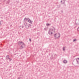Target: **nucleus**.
<instances>
[{"label": "nucleus", "mask_w": 79, "mask_h": 79, "mask_svg": "<svg viewBox=\"0 0 79 79\" xmlns=\"http://www.w3.org/2000/svg\"><path fill=\"white\" fill-rule=\"evenodd\" d=\"M4 0L5 1H6V0Z\"/></svg>", "instance_id": "nucleus-25"}, {"label": "nucleus", "mask_w": 79, "mask_h": 79, "mask_svg": "<svg viewBox=\"0 0 79 79\" xmlns=\"http://www.w3.org/2000/svg\"><path fill=\"white\" fill-rule=\"evenodd\" d=\"M75 41H77L76 39H74L73 40V42H75Z\"/></svg>", "instance_id": "nucleus-10"}, {"label": "nucleus", "mask_w": 79, "mask_h": 79, "mask_svg": "<svg viewBox=\"0 0 79 79\" xmlns=\"http://www.w3.org/2000/svg\"><path fill=\"white\" fill-rule=\"evenodd\" d=\"M44 29L45 31H47V28H44Z\"/></svg>", "instance_id": "nucleus-11"}, {"label": "nucleus", "mask_w": 79, "mask_h": 79, "mask_svg": "<svg viewBox=\"0 0 79 79\" xmlns=\"http://www.w3.org/2000/svg\"><path fill=\"white\" fill-rule=\"evenodd\" d=\"M24 25L25 26V27L26 29H28L29 28V26L27 25V23H24Z\"/></svg>", "instance_id": "nucleus-6"}, {"label": "nucleus", "mask_w": 79, "mask_h": 79, "mask_svg": "<svg viewBox=\"0 0 79 79\" xmlns=\"http://www.w3.org/2000/svg\"><path fill=\"white\" fill-rule=\"evenodd\" d=\"M21 79V78L20 77H19L18 78V79Z\"/></svg>", "instance_id": "nucleus-17"}, {"label": "nucleus", "mask_w": 79, "mask_h": 79, "mask_svg": "<svg viewBox=\"0 0 79 79\" xmlns=\"http://www.w3.org/2000/svg\"><path fill=\"white\" fill-rule=\"evenodd\" d=\"M54 30V31H55V27H52V28H51L50 30L48 32L49 34H50V35H51V34H53V33L52 32H51V31H53V29Z\"/></svg>", "instance_id": "nucleus-2"}, {"label": "nucleus", "mask_w": 79, "mask_h": 79, "mask_svg": "<svg viewBox=\"0 0 79 79\" xmlns=\"http://www.w3.org/2000/svg\"><path fill=\"white\" fill-rule=\"evenodd\" d=\"M15 50H13V52H15Z\"/></svg>", "instance_id": "nucleus-20"}, {"label": "nucleus", "mask_w": 79, "mask_h": 79, "mask_svg": "<svg viewBox=\"0 0 79 79\" xmlns=\"http://www.w3.org/2000/svg\"><path fill=\"white\" fill-rule=\"evenodd\" d=\"M14 55H16V54H14Z\"/></svg>", "instance_id": "nucleus-26"}, {"label": "nucleus", "mask_w": 79, "mask_h": 79, "mask_svg": "<svg viewBox=\"0 0 79 79\" xmlns=\"http://www.w3.org/2000/svg\"><path fill=\"white\" fill-rule=\"evenodd\" d=\"M29 40L30 41V42H31V39H29Z\"/></svg>", "instance_id": "nucleus-18"}, {"label": "nucleus", "mask_w": 79, "mask_h": 79, "mask_svg": "<svg viewBox=\"0 0 79 79\" xmlns=\"http://www.w3.org/2000/svg\"><path fill=\"white\" fill-rule=\"evenodd\" d=\"M54 56H56V54H55V55H54Z\"/></svg>", "instance_id": "nucleus-21"}, {"label": "nucleus", "mask_w": 79, "mask_h": 79, "mask_svg": "<svg viewBox=\"0 0 79 79\" xmlns=\"http://www.w3.org/2000/svg\"><path fill=\"white\" fill-rule=\"evenodd\" d=\"M76 24H79V21H78V23H77V22H76Z\"/></svg>", "instance_id": "nucleus-13"}, {"label": "nucleus", "mask_w": 79, "mask_h": 79, "mask_svg": "<svg viewBox=\"0 0 79 79\" xmlns=\"http://www.w3.org/2000/svg\"><path fill=\"white\" fill-rule=\"evenodd\" d=\"M15 51V52H16V51Z\"/></svg>", "instance_id": "nucleus-28"}, {"label": "nucleus", "mask_w": 79, "mask_h": 79, "mask_svg": "<svg viewBox=\"0 0 79 79\" xmlns=\"http://www.w3.org/2000/svg\"><path fill=\"white\" fill-rule=\"evenodd\" d=\"M1 23H2V21H0V26L1 25Z\"/></svg>", "instance_id": "nucleus-15"}, {"label": "nucleus", "mask_w": 79, "mask_h": 79, "mask_svg": "<svg viewBox=\"0 0 79 79\" xmlns=\"http://www.w3.org/2000/svg\"><path fill=\"white\" fill-rule=\"evenodd\" d=\"M8 2H10V1H8Z\"/></svg>", "instance_id": "nucleus-27"}, {"label": "nucleus", "mask_w": 79, "mask_h": 79, "mask_svg": "<svg viewBox=\"0 0 79 79\" xmlns=\"http://www.w3.org/2000/svg\"><path fill=\"white\" fill-rule=\"evenodd\" d=\"M27 21L29 22L31 24H32L33 21H32L30 19H27Z\"/></svg>", "instance_id": "nucleus-5"}, {"label": "nucleus", "mask_w": 79, "mask_h": 79, "mask_svg": "<svg viewBox=\"0 0 79 79\" xmlns=\"http://www.w3.org/2000/svg\"><path fill=\"white\" fill-rule=\"evenodd\" d=\"M65 48L64 47L63 48V50H65Z\"/></svg>", "instance_id": "nucleus-14"}, {"label": "nucleus", "mask_w": 79, "mask_h": 79, "mask_svg": "<svg viewBox=\"0 0 79 79\" xmlns=\"http://www.w3.org/2000/svg\"><path fill=\"white\" fill-rule=\"evenodd\" d=\"M6 59L7 60H9L10 61L12 60V59L11 58H10V56L8 55H7L6 56Z\"/></svg>", "instance_id": "nucleus-4"}, {"label": "nucleus", "mask_w": 79, "mask_h": 79, "mask_svg": "<svg viewBox=\"0 0 79 79\" xmlns=\"http://www.w3.org/2000/svg\"><path fill=\"white\" fill-rule=\"evenodd\" d=\"M60 2H61V3H62V0Z\"/></svg>", "instance_id": "nucleus-22"}, {"label": "nucleus", "mask_w": 79, "mask_h": 79, "mask_svg": "<svg viewBox=\"0 0 79 79\" xmlns=\"http://www.w3.org/2000/svg\"><path fill=\"white\" fill-rule=\"evenodd\" d=\"M47 26H50V25H51V24H49V23H47L46 24Z\"/></svg>", "instance_id": "nucleus-9"}, {"label": "nucleus", "mask_w": 79, "mask_h": 79, "mask_svg": "<svg viewBox=\"0 0 79 79\" xmlns=\"http://www.w3.org/2000/svg\"><path fill=\"white\" fill-rule=\"evenodd\" d=\"M26 19H27L26 18H25L24 19V21H25Z\"/></svg>", "instance_id": "nucleus-12"}, {"label": "nucleus", "mask_w": 79, "mask_h": 79, "mask_svg": "<svg viewBox=\"0 0 79 79\" xmlns=\"http://www.w3.org/2000/svg\"><path fill=\"white\" fill-rule=\"evenodd\" d=\"M29 26H31V24H29Z\"/></svg>", "instance_id": "nucleus-19"}, {"label": "nucleus", "mask_w": 79, "mask_h": 79, "mask_svg": "<svg viewBox=\"0 0 79 79\" xmlns=\"http://www.w3.org/2000/svg\"><path fill=\"white\" fill-rule=\"evenodd\" d=\"M18 44L19 45H21L20 47V49H22V48H23L25 46L24 43L22 41H19Z\"/></svg>", "instance_id": "nucleus-1"}, {"label": "nucleus", "mask_w": 79, "mask_h": 79, "mask_svg": "<svg viewBox=\"0 0 79 79\" xmlns=\"http://www.w3.org/2000/svg\"><path fill=\"white\" fill-rule=\"evenodd\" d=\"M68 62V61L66 60H64L63 61V62L65 64H66L67 63V62Z\"/></svg>", "instance_id": "nucleus-8"}, {"label": "nucleus", "mask_w": 79, "mask_h": 79, "mask_svg": "<svg viewBox=\"0 0 79 79\" xmlns=\"http://www.w3.org/2000/svg\"><path fill=\"white\" fill-rule=\"evenodd\" d=\"M65 3V2L64 1V3Z\"/></svg>", "instance_id": "nucleus-23"}, {"label": "nucleus", "mask_w": 79, "mask_h": 79, "mask_svg": "<svg viewBox=\"0 0 79 79\" xmlns=\"http://www.w3.org/2000/svg\"><path fill=\"white\" fill-rule=\"evenodd\" d=\"M76 60L77 61V63L78 64H79V58L76 59Z\"/></svg>", "instance_id": "nucleus-7"}, {"label": "nucleus", "mask_w": 79, "mask_h": 79, "mask_svg": "<svg viewBox=\"0 0 79 79\" xmlns=\"http://www.w3.org/2000/svg\"><path fill=\"white\" fill-rule=\"evenodd\" d=\"M63 50V51H64L65 50Z\"/></svg>", "instance_id": "nucleus-24"}, {"label": "nucleus", "mask_w": 79, "mask_h": 79, "mask_svg": "<svg viewBox=\"0 0 79 79\" xmlns=\"http://www.w3.org/2000/svg\"><path fill=\"white\" fill-rule=\"evenodd\" d=\"M24 26H22V28H23L24 27Z\"/></svg>", "instance_id": "nucleus-16"}, {"label": "nucleus", "mask_w": 79, "mask_h": 79, "mask_svg": "<svg viewBox=\"0 0 79 79\" xmlns=\"http://www.w3.org/2000/svg\"><path fill=\"white\" fill-rule=\"evenodd\" d=\"M54 37L56 39H59L60 37V33H56L55 34Z\"/></svg>", "instance_id": "nucleus-3"}]
</instances>
